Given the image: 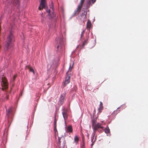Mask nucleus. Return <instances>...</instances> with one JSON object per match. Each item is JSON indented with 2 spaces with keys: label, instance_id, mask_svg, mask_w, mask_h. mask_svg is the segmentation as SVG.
Returning <instances> with one entry per match:
<instances>
[{
  "label": "nucleus",
  "instance_id": "1",
  "mask_svg": "<svg viewBox=\"0 0 148 148\" xmlns=\"http://www.w3.org/2000/svg\"><path fill=\"white\" fill-rule=\"evenodd\" d=\"M14 41V37L12 33L10 32L8 35L6 40V44L5 46L4 50L8 51L13 47V42Z\"/></svg>",
  "mask_w": 148,
  "mask_h": 148
},
{
  "label": "nucleus",
  "instance_id": "2",
  "mask_svg": "<svg viewBox=\"0 0 148 148\" xmlns=\"http://www.w3.org/2000/svg\"><path fill=\"white\" fill-rule=\"evenodd\" d=\"M71 69L70 68L69 71L66 73V76L65 78V80L62 83V86H63V88L65 87L70 82L71 75L69 74V72H71Z\"/></svg>",
  "mask_w": 148,
  "mask_h": 148
},
{
  "label": "nucleus",
  "instance_id": "3",
  "mask_svg": "<svg viewBox=\"0 0 148 148\" xmlns=\"http://www.w3.org/2000/svg\"><path fill=\"white\" fill-rule=\"evenodd\" d=\"M92 128L94 131V135H95L96 131L98 130L99 129H101L102 130L103 129V127L101 126V125L99 123H97L92 126Z\"/></svg>",
  "mask_w": 148,
  "mask_h": 148
},
{
  "label": "nucleus",
  "instance_id": "4",
  "mask_svg": "<svg viewBox=\"0 0 148 148\" xmlns=\"http://www.w3.org/2000/svg\"><path fill=\"white\" fill-rule=\"evenodd\" d=\"M51 5L52 6V7H51L50 9L49 10H46V12L48 13V15H49L51 18H53L55 16V14L54 13L53 8V3L52 2L51 3Z\"/></svg>",
  "mask_w": 148,
  "mask_h": 148
},
{
  "label": "nucleus",
  "instance_id": "5",
  "mask_svg": "<svg viewBox=\"0 0 148 148\" xmlns=\"http://www.w3.org/2000/svg\"><path fill=\"white\" fill-rule=\"evenodd\" d=\"M2 80L1 85L3 87L2 90H3V88L5 89H7L8 87V85L7 79L5 77H3Z\"/></svg>",
  "mask_w": 148,
  "mask_h": 148
},
{
  "label": "nucleus",
  "instance_id": "6",
  "mask_svg": "<svg viewBox=\"0 0 148 148\" xmlns=\"http://www.w3.org/2000/svg\"><path fill=\"white\" fill-rule=\"evenodd\" d=\"M58 145L60 148H64L65 146V143H64V140L63 137H61L58 138Z\"/></svg>",
  "mask_w": 148,
  "mask_h": 148
},
{
  "label": "nucleus",
  "instance_id": "7",
  "mask_svg": "<svg viewBox=\"0 0 148 148\" xmlns=\"http://www.w3.org/2000/svg\"><path fill=\"white\" fill-rule=\"evenodd\" d=\"M85 0H81L75 12V14H78L80 12Z\"/></svg>",
  "mask_w": 148,
  "mask_h": 148
},
{
  "label": "nucleus",
  "instance_id": "8",
  "mask_svg": "<svg viewBox=\"0 0 148 148\" xmlns=\"http://www.w3.org/2000/svg\"><path fill=\"white\" fill-rule=\"evenodd\" d=\"M46 2L45 0H41L38 9L40 10H42L43 8H46Z\"/></svg>",
  "mask_w": 148,
  "mask_h": 148
},
{
  "label": "nucleus",
  "instance_id": "9",
  "mask_svg": "<svg viewBox=\"0 0 148 148\" xmlns=\"http://www.w3.org/2000/svg\"><path fill=\"white\" fill-rule=\"evenodd\" d=\"M66 94L65 93H64L61 95L60 98V102L61 105H62L64 101V98L66 96Z\"/></svg>",
  "mask_w": 148,
  "mask_h": 148
},
{
  "label": "nucleus",
  "instance_id": "10",
  "mask_svg": "<svg viewBox=\"0 0 148 148\" xmlns=\"http://www.w3.org/2000/svg\"><path fill=\"white\" fill-rule=\"evenodd\" d=\"M66 132L69 133H72L73 132V129L72 125H69L67 127Z\"/></svg>",
  "mask_w": 148,
  "mask_h": 148
},
{
  "label": "nucleus",
  "instance_id": "11",
  "mask_svg": "<svg viewBox=\"0 0 148 148\" xmlns=\"http://www.w3.org/2000/svg\"><path fill=\"white\" fill-rule=\"evenodd\" d=\"M103 103L101 101H100L99 107L98 110L99 111V112L100 113L101 112L102 110L103 109Z\"/></svg>",
  "mask_w": 148,
  "mask_h": 148
},
{
  "label": "nucleus",
  "instance_id": "12",
  "mask_svg": "<svg viewBox=\"0 0 148 148\" xmlns=\"http://www.w3.org/2000/svg\"><path fill=\"white\" fill-rule=\"evenodd\" d=\"M62 114L64 119L66 120L68 118V115L67 113V111L65 110H63L62 112Z\"/></svg>",
  "mask_w": 148,
  "mask_h": 148
},
{
  "label": "nucleus",
  "instance_id": "13",
  "mask_svg": "<svg viewBox=\"0 0 148 148\" xmlns=\"http://www.w3.org/2000/svg\"><path fill=\"white\" fill-rule=\"evenodd\" d=\"M87 12L86 11H84L83 12H82L80 16V19H82V18L85 19L86 18V16Z\"/></svg>",
  "mask_w": 148,
  "mask_h": 148
},
{
  "label": "nucleus",
  "instance_id": "14",
  "mask_svg": "<svg viewBox=\"0 0 148 148\" xmlns=\"http://www.w3.org/2000/svg\"><path fill=\"white\" fill-rule=\"evenodd\" d=\"M88 37H86V40H85L83 42L82 44V46H81L82 47H81V49H83L84 48V46L87 44V43L88 42Z\"/></svg>",
  "mask_w": 148,
  "mask_h": 148
},
{
  "label": "nucleus",
  "instance_id": "15",
  "mask_svg": "<svg viewBox=\"0 0 148 148\" xmlns=\"http://www.w3.org/2000/svg\"><path fill=\"white\" fill-rule=\"evenodd\" d=\"M97 118L93 117L92 118V126L96 124Z\"/></svg>",
  "mask_w": 148,
  "mask_h": 148
},
{
  "label": "nucleus",
  "instance_id": "16",
  "mask_svg": "<svg viewBox=\"0 0 148 148\" xmlns=\"http://www.w3.org/2000/svg\"><path fill=\"white\" fill-rule=\"evenodd\" d=\"M79 138L78 136H75L74 137V141L76 144H77L79 141Z\"/></svg>",
  "mask_w": 148,
  "mask_h": 148
},
{
  "label": "nucleus",
  "instance_id": "17",
  "mask_svg": "<svg viewBox=\"0 0 148 148\" xmlns=\"http://www.w3.org/2000/svg\"><path fill=\"white\" fill-rule=\"evenodd\" d=\"M91 26V22L90 20H88L87 23L86 28L88 29H90Z\"/></svg>",
  "mask_w": 148,
  "mask_h": 148
},
{
  "label": "nucleus",
  "instance_id": "18",
  "mask_svg": "<svg viewBox=\"0 0 148 148\" xmlns=\"http://www.w3.org/2000/svg\"><path fill=\"white\" fill-rule=\"evenodd\" d=\"M26 69H28L29 70V71L31 72H32L34 73V69L29 66H27L26 67Z\"/></svg>",
  "mask_w": 148,
  "mask_h": 148
},
{
  "label": "nucleus",
  "instance_id": "19",
  "mask_svg": "<svg viewBox=\"0 0 148 148\" xmlns=\"http://www.w3.org/2000/svg\"><path fill=\"white\" fill-rule=\"evenodd\" d=\"M56 116H55V120H54V130L55 129L56 130V123H57V120L56 119Z\"/></svg>",
  "mask_w": 148,
  "mask_h": 148
},
{
  "label": "nucleus",
  "instance_id": "20",
  "mask_svg": "<svg viewBox=\"0 0 148 148\" xmlns=\"http://www.w3.org/2000/svg\"><path fill=\"white\" fill-rule=\"evenodd\" d=\"M105 132L107 134L109 133L110 132V130L108 127H106L105 129Z\"/></svg>",
  "mask_w": 148,
  "mask_h": 148
},
{
  "label": "nucleus",
  "instance_id": "21",
  "mask_svg": "<svg viewBox=\"0 0 148 148\" xmlns=\"http://www.w3.org/2000/svg\"><path fill=\"white\" fill-rule=\"evenodd\" d=\"M94 135H93L91 137V142H92V143L91 144L92 146L94 145V142H95V140L94 141H93V140L94 138Z\"/></svg>",
  "mask_w": 148,
  "mask_h": 148
},
{
  "label": "nucleus",
  "instance_id": "22",
  "mask_svg": "<svg viewBox=\"0 0 148 148\" xmlns=\"http://www.w3.org/2000/svg\"><path fill=\"white\" fill-rule=\"evenodd\" d=\"M12 112V110L11 109H8V112H7V113H6L7 115L8 116H9L10 113V112Z\"/></svg>",
  "mask_w": 148,
  "mask_h": 148
},
{
  "label": "nucleus",
  "instance_id": "23",
  "mask_svg": "<svg viewBox=\"0 0 148 148\" xmlns=\"http://www.w3.org/2000/svg\"><path fill=\"white\" fill-rule=\"evenodd\" d=\"M96 0H90L89 3V5H92L91 4V2H92V3L93 4L96 2Z\"/></svg>",
  "mask_w": 148,
  "mask_h": 148
},
{
  "label": "nucleus",
  "instance_id": "24",
  "mask_svg": "<svg viewBox=\"0 0 148 148\" xmlns=\"http://www.w3.org/2000/svg\"><path fill=\"white\" fill-rule=\"evenodd\" d=\"M85 32V31L84 30H83L81 34V36H80V38L81 39L84 36V33Z\"/></svg>",
  "mask_w": 148,
  "mask_h": 148
},
{
  "label": "nucleus",
  "instance_id": "25",
  "mask_svg": "<svg viewBox=\"0 0 148 148\" xmlns=\"http://www.w3.org/2000/svg\"><path fill=\"white\" fill-rule=\"evenodd\" d=\"M59 39V42L60 44V45L61 44H62V38H58L57 39V40H58Z\"/></svg>",
  "mask_w": 148,
  "mask_h": 148
},
{
  "label": "nucleus",
  "instance_id": "26",
  "mask_svg": "<svg viewBox=\"0 0 148 148\" xmlns=\"http://www.w3.org/2000/svg\"><path fill=\"white\" fill-rule=\"evenodd\" d=\"M5 99L6 100H8L9 99V95L8 94L6 95Z\"/></svg>",
  "mask_w": 148,
  "mask_h": 148
},
{
  "label": "nucleus",
  "instance_id": "27",
  "mask_svg": "<svg viewBox=\"0 0 148 148\" xmlns=\"http://www.w3.org/2000/svg\"><path fill=\"white\" fill-rule=\"evenodd\" d=\"M17 77V76L16 75H15L13 77V81H14L16 78V77Z\"/></svg>",
  "mask_w": 148,
  "mask_h": 148
},
{
  "label": "nucleus",
  "instance_id": "28",
  "mask_svg": "<svg viewBox=\"0 0 148 148\" xmlns=\"http://www.w3.org/2000/svg\"><path fill=\"white\" fill-rule=\"evenodd\" d=\"M82 141L83 142H84V138L83 137L82 138Z\"/></svg>",
  "mask_w": 148,
  "mask_h": 148
},
{
  "label": "nucleus",
  "instance_id": "29",
  "mask_svg": "<svg viewBox=\"0 0 148 148\" xmlns=\"http://www.w3.org/2000/svg\"><path fill=\"white\" fill-rule=\"evenodd\" d=\"M59 47H60V46H59V45H58V46H57V49H59Z\"/></svg>",
  "mask_w": 148,
  "mask_h": 148
},
{
  "label": "nucleus",
  "instance_id": "30",
  "mask_svg": "<svg viewBox=\"0 0 148 148\" xmlns=\"http://www.w3.org/2000/svg\"><path fill=\"white\" fill-rule=\"evenodd\" d=\"M119 108H117V110Z\"/></svg>",
  "mask_w": 148,
  "mask_h": 148
},
{
  "label": "nucleus",
  "instance_id": "31",
  "mask_svg": "<svg viewBox=\"0 0 148 148\" xmlns=\"http://www.w3.org/2000/svg\"><path fill=\"white\" fill-rule=\"evenodd\" d=\"M58 42H57V43H58Z\"/></svg>",
  "mask_w": 148,
  "mask_h": 148
}]
</instances>
